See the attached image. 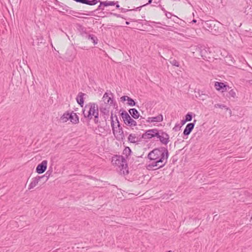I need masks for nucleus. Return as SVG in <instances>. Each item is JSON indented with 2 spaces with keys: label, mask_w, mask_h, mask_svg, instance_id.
<instances>
[{
  "label": "nucleus",
  "mask_w": 252,
  "mask_h": 252,
  "mask_svg": "<svg viewBox=\"0 0 252 252\" xmlns=\"http://www.w3.org/2000/svg\"><path fill=\"white\" fill-rule=\"evenodd\" d=\"M168 152L167 148L160 147L151 151L148 155V158L152 162L148 165L149 169L157 167V169L163 167L167 162Z\"/></svg>",
  "instance_id": "obj_1"
},
{
  "label": "nucleus",
  "mask_w": 252,
  "mask_h": 252,
  "mask_svg": "<svg viewBox=\"0 0 252 252\" xmlns=\"http://www.w3.org/2000/svg\"><path fill=\"white\" fill-rule=\"evenodd\" d=\"M112 163L119 167L121 174L126 175L128 173L126 160L123 156L115 155L112 158Z\"/></svg>",
  "instance_id": "obj_2"
},
{
  "label": "nucleus",
  "mask_w": 252,
  "mask_h": 252,
  "mask_svg": "<svg viewBox=\"0 0 252 252\" xmlns=\"http://www.w3.org/2000/svg\"><path fill=\"white\" fill-rule=\"evenodd\" d=\"M99 111L98 105L94 102H90L86 104L83 109L84 117L89 121L93 119V116Z\"/></svg>",
  "instance_id": "obj_3"
},
{
  "label": "nucleus",
  "mask_w": 252,
  "mask_h": 252,
  "mask_svg": "<svg viewBox=\"0 0 252 252\" xmlns=\"http://www.w3.org/2000/svg\"><path fill=\"white\" fill-rule=\"evenodd\" d=\"M198 19V23H201L203 27L206 30L209 31L213 34H217L220 33L218 27L216 26L214 21H203L198 17H196Z\"/></svg>",
  "instance_id": "obj_4"
},
{
  "label": "nucleus",
  "mask_w": 252,
  "mask_h": 252,
  "mask_svg": "<svg viewBox=\"0 0 252 252\" xmlns=\"http://www.w3.org/2000/svg\"><path fill=\"white\" fill-rule=\"evenodd\" d=\"M155 137H157L162 144L167 145L169 142V135L162 129H156Z\"/></svg>",
  "instance_id": "obj_5"
},
{
  "label": "nucleus",
  "mask_w": 252,
  "mask_h": 252,
  "mask_svg": "<svg viewBox=\"0 0 252 252\" xmlns=\"http://www.w3.org/2000/svg\"><path fill=\"white\" fill-rule=\"evenodd\" d=\"M121 116L123 120L124 123L129 126H137V123L132 119L128 113L125 110L121 109Z\"/></svg>",
  "instance_id": "obj_6"
},
{
  "label": "nucleus",
  "mask_w": 252,
  "mask_h": 252,
  "mask_svg": "<svg viewBox=\"0 0 252 252\" xmlns=\"http://www.w3.org/2000/svg\"><path fill=\"white\" fill-rule=\"evenodd\" d=\"M156 128L146 130L145 132L141 135V138L145 141H147L148 140L153 138H155Z\"/></svg>",
  "instance_id": "obj_7"
},
{
  "label": "nucleus",
  "mask_w": 252,
  "mask_h": 252,
  "mask_svg": "<svg viewBox=\"0 0 252 252\" xmlns=\"http://www.w3.org/2000/svg\"><path fill=\"white\" fill-rule=\"evenodd\" d=\"M110 106L109 105H100L99 110L105 121L109 118Z\"/></svg>",
  "instance_id": "obj_8"
},
{
  "label": "nucleus",
  "mask_w": 252,
  "mask_h": 252,
  "mask_svg": "<svg viewBox=\"0 0 252 252\" xmlns=\"http://www.w3.org/2000/svg\"><path fill=\"white\" fill-rule=\"evenodd\" d=\"M215 87L218 91H220L222 93L227 92L231 88L224 83L221 82H215Z\"/></svg>",
  "instance_id": "obj_9"
},
{
  "label": "nucleus",
  "mask_w": 252,
  "mask_h": 252,
  "mask_svg": "<svg viewBox=\"0 0 252 252\" xmlns=\"http://www.w3.org/2000/svg\"><path fill=\"white\" fill-rule=\"evenodd\" d=\"M47 166V161L46 160H43L41 163L39 164L36 168V172L38 174H42L44 173L46 169Z\"/></svg>",
  "instance_id": "obj_10"
},
{
  "label": "nucleus",
  "mask_w": 252,
  "mask_h": 252,
  "mask_svg": "<svg viewBox=\"0 0 252 252\" xmlns=\"http://www.w3.org/2000/svg\"><path fill=\"white\" fill-rule=\"evenodd\" d=\"M77 31L79 32L80 35L84 38L87 37V34L88 32H87V28L83 26L80 24L77 25Z\"/></svg>",
  "instance_id": "obj_11"
},
{
  "label": "nucleus",
  "mask_w": 252,
  "mask_h": 252,
  "mask_svg": "<svg viewBox=\"0 0 252 252\" xmlns=\"http://www.w3.org/2000/svg\"><path fill=\"white\" fill-rule=\"evenodd\" d=\"M102 101L104 103L100 105H109L110 106V104L113 103V100L112 97L109 96L107 93H105L103 96Z\"/></svg>",
  "instance_id": "obj_12"
},
{
  "label": "nucleus",
  "mask_w": 252,
  "mask_h": 252,
  "mask_svg": "<svg viewBox=\"0 0 252 252\" xmlns=\"http://www.w3.org/2000/svg\"><path fill=\"white\" fill-rule=\"evenodd\" d=\"M201 48H202V46L199 47L197 45H191L190 46V52H191L192 56L195 58H198V55L197 53H199Z\"/></svg>",
  "instance_id": "obj_13"
},
{
  "label": "nucleus",
  "mask_w": 252,
  "mask_h": 252,
  "mask_svg": "<svg viewBox=\"0 0 252 252\" xmlns=\"http://www.w3.org/2000/svg\"><path fill=\"white\" fill-rule=\"evenodd\" d=\"M44 178V176H37L35 178L32 179V181L30 183L29 186V189H31L35 187L38 184V182L40 180V179Z\"/></svg>",
  "instance_id": "obj_14"
},
{
  "label": "nucleus",
  "mask_w": 252,
  "mask_h": 252,
  "mask_svg": "<svg viewBox=\"0 0 252 252\" xmlns=\"http://www.w3.org/2000/svg\"><path fill=\"white\" fill-rule=\"evenodd\" d=\"M142 139L141 136L140 137L136 136L135 134L131 133L128 137V141L132 143H138L139 142L141 141Z\"/></svg>",
  "instance_id": "obj_15"
},
{
  "label": "nucleus",
  "mask_w": 252,
  "mask_h": 252,
  "mask_svg": "<svg viewBox=\"0 0 252 252\" xmlns=\"http://www.w3.org/2000/svg\"><path fill=\"white\" fill-rule=\"evenodd\" d=\"M163 121V116L161 114H159L157 116L149 117L147 120V122H160Z\"/></svg>",
  "instance_id": "obj_16"
},
{
  "label": "nucleus",
  "mask_w": 252,
  "mask_h": 252,
  "mask_svg": "<svg viewBox=\"0 0 252 252\" xmlns=\"http://www.w3.org/2000/svg\"><path fill=\"white\" fill-rule=\"evenodd\" d=\"M85 94L84 93H83L82 92H80L76 97V101L77 103L80 105L81 107H83L84 105V98L83 96L85 95Z\"/></svg>",
  "instance_id": "obj_17"
},
{
  "label": "nucleus",
  "mask_w": 252,
  "mask_h": 252,
  "mask_svg": "<svg viewBox=\"0 0 252 252\" xmlns=\"http://www.w3.org/2000/svg\"><path fill=\"white\" fill-rule=\"evenodd\" d=\"M70 121L73 124H77L79 123V117L76 113L73 111L70 113Z\"/></svg>",
  "instance_id": "obj_18"
},
{
  "label": "nucleus",
  "mask_w": 252,
  "mask_h": 252,
  "mask_svg": "<svg viewBox=\"0 0 252 252\" xmlns=\"http://www.w3.org/2000/svg\"><path fill=\"white\" fill-rule=\"evenodd\" d=\"M197 54L198 55V58L197 59H199L200 57H202L204 60H205L207 58L208 53L205 48L202 47L201 48L200 52H197Z\"/></svg>",
  "instance_id": "obj_19"
},
{
  "label": "nucleus",
  "mask_w": 252,
  "mask_h": 252,
  "mask_svg": "<svg viewBox=\"0 0 252 252\" xmlns=\"http://www.w3.org/2000/svg\"><path fill=\"white\" fill-rule=\"evenodd\" d=\"M129 114L131 115L133 118L135 119H138L139 116V113L137 110L135 108H131L128 110Z\"/></svg>",
  "instance_id": "obj_20"
},
{
  "label": "nucleus",
  "mask_w": 252,
  "mask_h": 252,
  "mask_svg": "<svg viewBox=\"0 0 252 252\" xmlns=\"http://www.w3.org/2000/svg\"><path fill=\"white\" fill-rule=\"evenodd\" d=\"M201 32L200 28H190V36L195 37L196 35H198Z\"/></svg>",
  "instance_id": "obj_21"
},
{
  "label": "nucleus",
  "mask_w": 252,
  "mask_h": 252,
  "mask_svg": "<svg viewBox=\"0 0 252 252\" xmlns=\"http://www.w3.org/2000/svg\"><path fill=\"white\" fill-rule=\"evenodd\" d=\"M98 2H100V0H81V3L89 5H94Z\"/></svg>",
  "instance_id": "obj_22"
},
{
  "label": "nucleus",
  "mask_w": 252,
  "mask_h": 252,
  "mask_svg": "<svg viewBox=\"0 0 252 252\" xmlns=\"http://www.w3.org/2000/svg\"><path fill=\"white\" fill-rule=\"evenodd\" d=\"M86 38L88 39L89 40L92 41L94 45H96L97 43V41H98L97 38L94 34L88 33L87 34V37Z\"/></svg>",
  "instance_id": "obj_23"
},
{
  "label": "nucleus",
  "mask_w": 252,
  "mask_h": 252,
  "mask_svg": "<svg viewBox=\"0 0 252 252\" xmlns=\"http://www.w3.org/2000/svg\"><path fill=\"white\" fill-rule=\"evenodd\" d=\"M228 94H227V96L228 97H232L235 98L236 97V90L234 89H229L228 91Z\"/></svg>",
  "instance_id": "obj_24"
},
{
  "label": "nucleus",
  "mask_w": 252,
  "mask_h": 252,
  "mask_svg": "<svg viewBox=\"0 0 252 252\" xmlns=\"http://www.w3.org/2000/svg\"><path fill=\"white\" fill-rule=\"evenodd\" d=\"M214 106L216 108H220L221 109L224 108L226 110H228L229 111L230 114L231 113V110L229 108L227 107V106L226 105L218 103V104H216Z\"/></svg>",
  "instance_id": "obj_25"
},
{
  "label": "nucleus",
  "mask_w": 252,
  "mask_h": 252,
  "mask_svg": "<svg viewBox=\"0 0 252 252\" xmlns=\"http://www.w3.org/2000/svg\"><path fill=\"white\" fill-rule=\"evenodd\" d=\"M102 4H103V6H108L115 5L116 3H115V1H103Z\"/></svg>",
  "instance_id": "obj_26"
},
{
  "label": "nucleus",
  "mask_w": 252,
  "mask_h": 252,
  "mask_svg": "<svg viewBox=\"0 0 252 252\" xmlns=\"http://www.w3.org/2000/svg\"><path fill=\"white\" fill-rule=\"evenodd\" d=\"M131 151L129 147H126L125 148L123 151V154L125 155L126 157L129 156L131 154Z\"/></svg>",
  "instance_id": "obj_27"
},
{
  "label": "nucleus",
  "mask_w": 252,
  "mask_h": 252,
  "mask_svg": "<svg viewBox=\"0 0 252 252\" xmlns=\"http://www.w3.org/2000/svg\"><path fill=\"white\" fill-rule=\"evenodd\" d=\"M126 100L127 101V104L129 106H133L136 104L134 100L129 97H127Z\"/></svg>",
  "instance_id": "obj_28"
},
{
  "label": "nucleus",
  "mask_w": 252,
  "mask_h": 252,
  "mask_svg": "<svg viewBox=\"0 0 252 252\" xmlns=\"http://www.w3.org/2000/svg\"><path fill=\"white\" fill-rule=\"evenodd\" d=\"M93 117L94 123L95 124H98L100 123V121L99 120V111L97 112L96 113L94 114V115L93 116Z\"/></svg>",
  "instance_id": "obj_29"
},
{
  "label": "nucleus",
  "mask_w": 252,
  "mask_h": 252,
  "mask_svg": "<svg viewBox=\"0 0 252 252\" xmlns=\"http://www.w3.org/2000/svg\"><path fill=\"white\" fill-rule=\"evenodd\" d=\"M208 97L209 96L207 94L203 93V92H201V94L200 96H198V99L203 101L206 100Z\"/></svg>",
  "instance_id": "obj_30"
},
{
  "label": "nucleus",
  "mask_w": 252,
  "mask_h": 252,
  "mask_svg": "<svg viewBox=\"0 0 252 252\" xmlns=\"http://www.w3.org/2000/svg\"><path fill=\"white\" fill-rule=\"evenodd\" d=\"M115 117L116 118V120H117V123H118V132L119 133L120 135H123L124 132H123V128L120 126V123H119V121L118 120L117 116H115Z\"/></svg>",
  "instance_id": "obj_31"
},
{
  "label": "nucleus",
  "mask_w": 252,
  "mask_h": 252,
  "mask_svg": "<svg viewBox=\"0 0 252 252\" xmlns=\"http://www.w3.org/2000/svg\"><path fill=\"white\" fill-rule=\"evenodd\" d=\"M188 121H189V112L186 114L185 119L181 121L180 125H182V126L186 122Z\"/></svg>",
  "instance_id": "obj_32"
},
{
  "label": "nucleus",
  "mask_w": 252,
  "mask_h": 252,
  "mask_svg": "<svg viewBox=\"0 0 252 252\" xmlns=\"http://www.w3.org/2000/svg\"><path fill=\"white\" fill-rule=\"evenodd\" d=\"M183 134L185 136H188L189 135V124L186 125V128L184 129Z\"/></svg>",
  "instance_id": "obj_33"
},
{
  "label": "nucleus",
  "mask_w": 252,
  "mask_h": 252,
  "mask_svg": "<svg viewBox=\"0 0 252 252\" xmlns=\"http://www.w3.org/2000/svg\"><path fill=\"white\" fill-rule=\"evenodd\" d=\"M170 63L172 65L177 67H178L180 65L179 62L175 59L171 60Z\"/></svg>",
  "instance_id": "obj_34"
},
{
  "label": "nucleus",
  "mask_w": 252,
  "mask_h": 252,
  "mask_svg": "<svg viewBox=\"0 0 252 252\" xmlns=\"http://www.w3.org/2000/svg\"><path fill=\"white\" fill-rule=\"evenodd\" d=\"M192 16L193 17V19L191 20V22H190V24H195L197 22V25H198L200 24V23H198V20H197L196 18H194V13H192Z\"/></svg>",
  "instance_id": "obj_35"
},
{
  "label": "nucleus",
  "mask_w": 252,
  "mask_h": 252,
  "mask_svg": "<svg viewBox=\"0 0 252 252\" xmlns=\"http://www.w3.org/2000/svg\"><path fill=\"white\" fill-rule=\"evenodd\" d=\"M111 126H112V130H113V132L114 133V134H115V127H114V121H113V114L112 113L111 114Z\"/></svg>",
  "instance_id": "obj_36"
},
{
  "label": "nucleus",
  "mask_w": 252,
  "mask_h": 252,
  "mask_svg": "<svg viewBox=\"0 0 252 252\" xmlns=\"http://www.w3.org/2000/svg\"><path fill=\"white\" fill-rule=\"evenodd\" d=\"M182 127V125H180V124H176L175 126L173 127V129L175 131H178L180 129L181 127Z\"/></svg>",
  "instance_id": "obj_37"
},
{
  "label": "nucleus",
  "mask_w": 252,
  "mask_h": 252,
  "mask_svg": "<svg viewBox=\"0 0 252 252\" xmlns=\"http://www.w3.org/2000/svg\"><path fill=\"white\" fill-rule=\"evenodd\" d=\"M70 113H69V112H67L66 113H64L62 118L63 119H66V120H69V118H70Z\"/></svg>",
  "instance_id": "obj_38"
},
{
  "label": "nucleus",
  "mask_w": 252,
  "mask_h": 252,
  "mask_svg": "<svg viewBox=\"0 0 252 252\" xmlns=\"http://www.w3.org/2000/svg\"><path fill=\"white\" fill-rule=\"evenodd\" d=\"M37 40H38L37 43H42L43 40V37L42 35H39L36 36Z\"/></svg>",
  "instance_id": "obj_39"
},
{
  "label": "nucleus",
  "mask_w": 252,
  "mask_h": 252,
  "mask_svg": "<svg viewBox=\"0 0 252 252\" xmlns=\"http://www.w3.org/2000/svg\"><path fill=\"white\" fill-rule=\"evenodd\" d=\"M51 172H52V171L50 172V171L48 170V171L46 172L45 174H44V175L42 176H44V178L46 177V180H45L46 181L48 179L49 176H50Z\"/></svg>",
  "instance_id": "obj_40"
},
{
  "label": "nucleus",
  "mask_w": 252,
  "mask_h": 252,
  "mask_svg": "<svg viewBox=\"0 0 252 252\" xmlns=\"http://www.w3.org/2000/svg\"><path fill=\"white\" fill-rule=\"evenodd\" d=\"M201 92L202 91H200L199 90H198L197 91L196 90L194 91L195 96L197 98H198V96H200L201 95Z\"/></svg>",
  "instance_id": "obj_41"
},
{
  "label": "nucleus",
  "mask_w": 252,
  "mask_h": 252,
  "mask_svg": "<svg viewBox=\"0 0 252 252\" xmlns=\"http://www.w3.org/2000/svg\"><path fill=\"white\" fill-rule=\"evenodd\" d=\"M195 121H196V120H194L193 122L190 123V133L191 132V131L194 128V123H195Z\"/></svg>",
  "instance_id": "obj_42"
},
{
  "label": "nucleus",
  "mask_w": 252,
  "mask_h": 252,
  "mask_svg": "<svg viewBox=\"0 0 252 252\" xmlns=\"http://www.w3.org/2000/svg\"><path fill=\"white\" fill-rule=\"evenodd\" d=\"M102 3H103V1H100V4L98 5L97 10H104V8H102V6H103V4H102Z\"/></svg>",
  "instance_id": "obj_43"
},
{
  "label": "nucleus",
  "mask_w": 252,
  "mask_h": 252,
  "mask_svg": "<svg viewBox=\"0 0 252 252\" xmlns=\"http://www.w3.org/2000/svg\"><path fill=\"white\" fill-rule=\"evenodd\" d=\"M127 96L124 95L121 97V100L122 101H125L126 100Z\"/></svg>",
  "instance_id": "obj_44"
},
{
  "label": "nucleus",
  "mask_w": 252,
  "mask_h": 252,
  "mask_svg": "<svg viewBox=\"0 0 252 252\" xmlns=\"http://www.w3.org/2000/svg\"><path fill=\"white\" fill-rule=\"evenodd\" d=\"M227 59H229L231 61V63H230V64L234 63L235 61H234V59H233L231 57H229L227 58Z\"/></svg>",
  "instance_id": "obj_45"
},
{
  "label": "nucleus",
  "mask_w": 252,
  "mask_h": 252,
  "mask_svg": "<svg viewBox=\"0 0 252 252\" xmlns=\"http://www.w3.org/2000/svg\"><path fill=\"white\" fill-rule=\"evenodd\" d=\"M194 116H195V115L193 113L190 112V122L191 121L193 117H194Z\"/></svg>",
  "instance_id": "obj_46"
},
{
  "label": "nucleus",
  "mask_w": 252,
  "mask_h": 252,
  "mask_svg": "<svg viewBox=\"0 0 252 252\" xmlns=\"http://www.w3.org/2000/svg\"><path fill=\"white\" fill-rule=\"evenodd\" d=\"M115 3H116V4H115L116 8H120V5L118 4V1H116V2H115Z\"/></svg>",
  "instance_id": "obj_47"
},
{
  "label": "nucleus",
  "mask_w": 252,
  "mask_h": 252,
  "mask_svg": "<svg viewBox=\"0 0 252 252\" xmlns=\"http://www.w3.org/2000/svg\"><path fill=\"white\" fill-rule=\"evenodd\" d=\"M114 15H115L117 17H122V16H121V15L120 14L115 13V14H114Z\"/></svg>",
  "instance_id": "obj_48"
},
{
  "label": "nucleus",
  "mask_w": 252,
  "mask_h": 252,
  "mask_svg": "<svg viewBox=\"0 0 252 252\" xmlns=\"http://www.w3.org/2000/svg\"><path fill=\"white\" fill-rule=\"evenodd\" d=\"M248 82L250 84V85H252V80H250L248 81Z\"/></svg>",
  "instance_id": "obj_49"
},
{
  "label": "nucleus",
  "mask_w": 252,
  "mask_h": 252,
  "mask_svg": "<svg viewBox=\"0 0 252 252\" xmlns=\"http://www.w3.org/2000/svg\"><path fill=\"white\" fill-rule=\"evenodd\" d=\"M152 0H149V2H148V3H151V2H152Z\"/></svg>",
  "instance_id": "obj_50"
},
{
  "label": "nucleus",
  "mask_w": 252,
  "mask_h": 252,
  "mask_svg": "<svg viewBox=\"0 0 252 252\" xmlns=\"http://www.w3.org/2000/svg\"><path fill=\"white\" fill-rule=\"evenodd\" d=\"M126 25H129V22H127V21H126Z\"/></svg>",
  "instance_id": "obj_51"
},
{
  "label": "nucleus",
  "mask_w": 252,
  "mask_h": 252,
  "mask_svg": "<svg viewBox=\"0 0 252 252\" xmlns=\"http://www.w3.org/2000/svg\"><path fill=\"white\" fill-rule=\"evenodd\" d=\"M166 15L167 17L169 18V15H168L166 14Z\"/></svg>",
  "instance_id": "obj_52"
},
{
  "label": "nucleus",
  "mask_w": 252,
  "mask_h": 252,
  "mask_svg": "<svg viewBox=\"0 0 252 252\" xmlns=\"http://www.w3.org/2000/svg\"><path fill=\"white\" fill-rule=\"evenodd\" d=\"M122 11L125 12V10H124L123 8H122Z\"/></svg>",
  "instance_id": "obj_53"
},
{
  "label": "nucleus",
  "mask_w": 252,
  "mask_h": 252,
  "mask_svg": "<svg viewBox=\"0 0 252 252\" xmlns=\"http://www.w3.org/2000/svg\"><path fill=\"white\" fill-rule=\"evenodd\" d=\"M122 11L125 12V10H124L123 8H122Z\"/></svg>",
  "instance_id": "obj_54"
},
{
  "label": "nucleus",
  "mask_w": 252,
  "mask_h": 252,
  "mask_svg": "<svg viewBox=\"0 0 252 252\" xmlns=\"http://www.w3.org/2000/svg\"><path fill=\"white\" fill-rule=\"evenodd\" d=\"M122 11L125 12V10H124L123 8H122Z\"/></svg>",
  "instance_id": "obj_55"
},
{
  "label": "nucleus",
  "mask_w": 252,
  "mask_h": 252,
  "mask_svg": "<svg viewBox=\"0 0 252 252\" xmlns=\"http://www.w3.org/2000/svg\"><path fill=\"white\" fill-rule=\"evenodd\" d=\"M168 15H169V16H171V13H169Z\"/></svg>",
  "instance_id": "obj_56"
},
{
  "label": "nucleus",
  "mask_w": 252,
  "mask_h": 252,
  "mask_svg": "<svg viewBox=\"0 0 252 252\" xmlns=\"http://www.w3.org/2000/svg\"><path fill=\"white\" fill-rule=\"evenodd\" d=\"M186 147H187V146L184 147V148H183V149H185V148H186Z\"/></svg>",
  "instance_id": "obj_57"
}]
</instances>
